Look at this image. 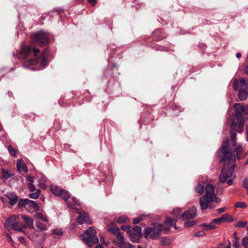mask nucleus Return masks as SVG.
Returning a JSON list of instances; mask_svg holds the SVG:
<instances>
[{"label": "nucleus", "mask_w": 248, "mask_h": 248, "mask_svg": "<svg viewBox=\"0 0 248 248\" xmlns=\"http://www.w3.org/2000/svg\"><path fill=\"white\" fill-rule=\"evenodd\" d=\"M237 124L234 121H232L231 123L230 128V134L232 145L235 147L234 152H236V156L231 152V149L229 146V141L228 139H226L222 142L221 147L218 151V155L220 157L219 161L220 162H227L228 163H234L236 160V157L238 159H241L247 154H246L244 156L241 157L239 154L243 151V147L242 145L237 144L236 141V129Z\"/></svg>", "instance_id": "1"}, {"label": "nucleus", "mask_w": 248, "mask_h": 248, "mask_svg": "<svg viewBox=\"0 0 248 248\" xmlns=\"http://www.w3.org/2000/svg\"><path fill=\"white\" fill-rule=\"evenodd\" d=\"M171 226H173L175 229H177L175 223H173V220L170 217H167L163 224L154 223L152 226L145 228L143 230V235L146 238L156 239L158 238L160 232H168Z\"/></svg>", "instance_id": "2"}, {"label": "nucleus", "mask_w": 248, "mask_h": 248, "mask_svg": "<svg viewBox=\"0 0 248 248\" xmlns=\"http://www.w3.org/2000/svg\"><path fill=\"white\" fill-rule=\"evenodd\" d=\"M39 52L38 49L25 46L21 50L18 57L23 61L24 66L28 68L29 65H35L39 62V58L36 57Z\"/></svg>", "instance_id": "3"}, {"label": "nucleus", "mask_w": 248, "mask_h": 248, "mask_svg": "<svg viewBox=\"0 0 248 248\" xmlns=\"http://www.w3.org/2000/svg\"><path fill=\"white\" fill-rule=\"evenodd\" d=\"M205 195L200 198V204L202 210L206 209L209 207V204L215 202L219 203L221 200L215 194V187L210 184H207L205 188Z\"/></svg>", "instance_id": "4"}, {"label": "nucleus", "mask_w": 248, "mask_h": 248, "mask_svg": "<svg viewBox=\"0 0 248 248\" xmlns=\"http://www.w3.org/2000/svg\"><path fill=\"white\" fill-rule=\"evenodd\" d=\"M235 109V117L238 122L237 124L236 130L239 133H242L243 131V127L244 125V116L246 118H248V106H244L241 104H235L233 106ZM232 121H234L232 120Z\"/></svg>", "instance_id": "5"}, {"label": "nucleus", "mask_w": 248, "mask_h": 248, "mask_svg": "<svg viewBox=\"0 0 248 248\" xmlns=\"http://www.w3.org/2000/svg\"><path fill=\"white\" fill-rule=\"evenodd\" d=\"M83 241L89 247H91L94 244H98V239L96 236V231L93 227H90L86 230L85 232L81 235Z\"/></svg>", "instance_id": "6"}, {"label": "nucleus", "mask_w": 248, "mask_h": 248, "mask_svg": "<svg viewBox=\"0 0 248 248\" xmlns=\"http://www.w3.org/2000/svg\"><path fill=\"white\" fill-rule=\"evenodd\" d=\"M11 226L13 230L20 232H22L26 234V232L23 230V226L22 225H19V221L17 220V217L16 215L11 216L9 218L7 219L4 223L5 228Z\"/></svg>", "instance_id": "7"}, {"label": "nucleus", "mask_w": 248, "mask_h": 248, "mask_svg": "<svg viewBox=\"0 0 248 248\" xmlns=\"http://www.w3.org/2000/svg\"><path fill=\"white\" fill-rule=\"evenodd\" d=\"M18 206L20 208H25L30 213H33L36 211L38 208V205L35 202L27 198L20 200L18 202Z\"/></svg>", "instance_id": "8"}, {"label": "nucleus", "mask_w": 248, "mask_h": 248, "mask_svg": "<svg viewBox=\"0 0 248 248\" xmlns=\"http://www.w3.org/2000/svg\"><path fill=\"white\" fill-rule=\"evenodd\" d=\"M235 167V164H233L229 167L228 169V166L225 165L224 167L222 169L221 172L219 176V181L222 183H225L227 179L231 177L233 174V170Z\"/></svg>", "instance_id": "9"}, {"label": "nucleus", "mask_w": 248, "mask_h": 248, "mask_svg": "<svg viewBox=\"0 0 248 248\" xmlns=\"http://www.w3.org/2000/svg\"><path fill=\"white\" fill-rule=\"evenodd\" d=\"M46 233L39 231L31 232L28 235V238L33 243L41 244L45 240Z\"/></svg>", "instance_id": "10"}, {"label": "nucleus", "mask_w": 248, "mask_h": 248, "mask_svg": "<svg viewBox=\"0 0 248 248\" xmlns=\"http://www.w3.org/2000/svg\"><path fill=\"white\" fill-rule=\"evenodd\" d=\"M128 235L132 242L138 243L142 236L141 228L139 226H135L128 231Z\"/></svg>", "instance_id": "11"}, {"label": "nucleus", "mask_w": 248, "mask_h": 248, "mask_svg": "<svg viewBox=\"0 0 248 248\" xmlns=\"http://www.w3.org/2000/svg\"><path fill=\"white\" fill-rule=\"evenodd\" d=\"M34 39L40 46L46 45L49 41L47 33L43 31L37 32L34 36Z\"/></svg>", "instance_id": "12"}, {"label": "nucleus", "mask_w": 248, "mask_h": 248, "mask_svg": "<svg viewBox=\"0 0 248 248\" xmlns=\"http://www.w3.org/2000/svg\"><path fill=\"white\" fill-rule=\"evenodd\" d=\"M233 87L235 91H240L244 89H248V83L246 82V80L244 78H240L239 80L237 78L234 79Z\"/></svg>", "instance_id": "13"}, {"label": "nucleus", "mask_w": 248, "mask_h": 248, "mask_svg": "<svg viewBox=\"0 0 248 248\" xmlns=\"http://www.w3.org/2000/svg\"><path fill=\"white\" fill-rule=\"evenodd\" d=\"M197 209L195 206L192 207L186 210L180 217V219L182 220L193 218L196 217Z\"/></svg>", "instance_id": "14"}, {"label": "nucleus", "mask_w": 248, "mask_h": 248, "mask_svg": "<svg viewBox=\"0 0 248 248\" xmlns=\"http://www.w3.org/2000/svg\"><path fill=\"white\" fill-rule=\"evenodd\" d=\"M76 220L79 224H82L84 222L88 224H91V221L90 220L88 215L85 213L80 215L77 218Z\"/></svg>", "instance_id": "15"}, {"label": "nucleus", "mask_w": 248, "mask_h": 248, "mask_svg": "<svg viewBox=\"0 0 248 248\" xmlns=\"http://www.w3.org/2000/svg\"><path fill=\"white\" fill-rule=\"evenodd\" d=\"M22 218L25 223V225L23 226V228L25 227H28L31 229H34L33 220L31 217L24 216H22Z\"/></svg>", "instance_id": "16"}, {"label": "nucleus", "mask_w": 248, "mask_h": 248, "mask_svg": "<svg viewBox=\"0 0 248 248\" xmlns=\"http://www.w3.org/2000/svg\"><path fill=\"white\" fill-rule=\"evenodd\" d=\"M6 197L9 200V203L11 205H14L17 202V196L13 193H8L5 195Z\"/></svg>", "instance_id": "17"}, {"label": "nucleus", "mask_w": 248, "mask_h": 248, "mask_svg": "<svg viewBox=\"0 0 248 248\" xmlns=\"http://www.w3.org/2000/svg\"><path fill=\"white\" fill-rule=\"evenodd\" d=\"M118 242L117 245L120 248H125V246L127 243V241L125 239L124 236L122 235V234H118L117 237Z\"/></svg>", "instance_id": "18"}, {"label": "nucleus", "mask_w": 248, "mask_h": 248, "mask_svg": "<svg viewBox=\"0 0 248 248\" xmlns=\"http://www.w3.org/2000/svg\"><path fill=\"white\" fill-rule=\"evenodd\" d=\"M16 167L19 171H23L25 172H28V169L26 168L24 162L22 160H18L16 163Z\"/></svg>", "instance_id": "19"}, {"label": "nucleus", "mask_w": 248, "mask_h": 248, "mask_svg": "<svg viewBox=\"0 0 248 248\" xmlns=\"http://www.w3.org/2000/svg\"><path fill=\"white\" fill-rule=\"evenodd\" d=\"M50 191L56 196H59L62 194V192L63 189L59 188L56 186L51 185L50 187Z\"/></svg>", "instance_id": "20"}, {"label": "nucleus", "mask_w": 248, "mask_h": 248, "mask_svg": "<svg viewBox=\"0 0 248 248\" xmlns=\"http://www.w3.org/2000/svg\"><path fill=\"white\" fill-rule=\"evenodd\" d=\"M248 89H244L238 91V97L239 99L242 100H246L248 96Z\"/></svg>", "instance_id": "21"}, {"label": "nucleus", "mask_w": 248, "mask_h": 248, "mask_svg": "<svg viewBox=\"0 0 248 248\" xmlns=\"http://www.w3.org/2000/svg\"><path fill=\"white\" fill-rule=\"evenodd\" d=\"M200 227L206 230H210L216 228V226L213 224L212 222L209 223H202L200 225Z\"/></svg>", "instance_id": "22"}, {"label": "nucleus", "mask_w": 248, "mask_h": 248, "mask_svg": "<svg viewBox=\"0 0 248 248\" xmlns=\"http://www.w3.org/2000/svg\"><path fill=\"white\" fill-rule=\"evenodd\" d=\"M108 231L114 234H115L116 237H117L118 234H121L120 232V230L118 227H111L108 229Z\"/></svg>", "instance_id": "23"}, {"label": "nucleus", "mask_w": 248, "mask_h": 248, "mask_svg": "<svg viewBox=\"0 0 248 248\" xmlns=\"http://www.w3.org/2000/svg\"><path fill=\"white\" fill-rule=\"evenodd\" d=\"M161 244L162 246H169L170 244V240L169 238L166 237H163L161 238L160 240Z\"/></svg>", "instance_id": "24"}, {"label": "nucleus", "mask_w": 248, "mask_h": 248, "mask_svg": "<svg viewBox=\"0 0 248 248\" xmlns=\"http://www.w3.org/2000/svg\"><path fill=\"white\" fill-rule=\"evenodd\" d=\"M148 216L147 215H141L139 217L135 218L133 220V223L134 224H138L140 221L143 220V219Z\"/></svg>", "instance_id": "25"}, {"label": "nucleus", "mask_w": 248, "mask_h": 248, "mask_svg": "<svg viewBox=\"0 0 248 248\" xmlns=\"http://www.w3.org/2000/svg\"><path fill=\"white\" fill-rule=\"evenodd\" d=\"M195 191L199 194L202 195L204 192L203 186L199 183L198 186L195 187Z\"/></svg>", "instance_id": "26"}, {"label": "nucleus", "mask_w": 248, "mask_h": 248, "mask_svg": "<svg viewBox=\"0 0 248 248\" xmlns=\"http://www.w3.org/2000/svg\"><path fill=\"white\" fill-rule=\"evenodd\" d=\"M35 225L37 228L42 231H46L47 229L46 225L40 221H36Z\"/></svg>", "instance_id": "27"}, {"label": "nucleus", "mask_w": 248, "mask_h": 248, "mask_svg": "<svg viewBox=\"0 0 248 248\" xmlns=\"http://www.w3.org/2000/svg\"><path fill=\"white\" fill-rule=\"evenodd\" d=\"M60 196H62L63 200L66 201L70 197V193H69L68 191L63 189L62 191V194H61Z\"/></svg>", "instance_id": "28"}, {"label": "nucleus", "mask_w": 248, "mask_h": 248, "mask_svg": "<svg viewBox=\"0 0 248 248\" xmlns=\"http://www.w3.org/2000/svg\"><path fill=\"white\" fill-rule=\"evenodd\" d=\"M117 220L118 223H127L129 221V219L126 216H122L119 217Z\"/></svg>", "instance_id": "29"}, {"label": "nucleus", "mask_w": 248, "mask_h": 248, "mask_svg": "<svg viewBox=\"0 0 248 248\" xmlns=\"http://www.w3.org/2000/svg\"><path fill=\"white\" fill-rule=\"evenodd\" d=\"M72 202H71L70 201L67 202V205L69 207L73 208L75 205L78 204V201L75 198L72 199Z\"/></svg>", "instance_id": "30"}, {"label": "nucleus", "mask_w": 248, "mask_h": 248, "mask_svg": "<svg viewBox=\"0 0 248 248\" xmlns=\"http://www.w3.org/2000/svg\"><path fill=\"white\" fill-rule=\"evenodd\" d=\"M40 192V190L37 189V190L35 191L34 193L30 194L29 196L31 199H36L38 198Z\"/></svg>", "instance_id": "31"}, {"label": "nucleus", "mask_w": 248, "mask_h": 248, "mask_svg": "<svg viewBox=\"0 0 248 248\" xmlns=\"http://www.w3.org/2000/svg\"><path fill=\"white\" fill-rule=\"evenodd\" d=\"M52 232L54 234L60 236L63 234V232L61 229L56 228L52 230Z\"/></svg>", "instance_id": "32"}, {"label": "nucleus", "mask_w": 248, "mask_h": 248, "mask_svg": "<svg viewBox=\"0 0 248 248\" xmlns=\"http://www.w3.org/2000/svg\"><path fill=\"white\" fill-rule=\"evenodd\" d=\"M8 151L10 154L14 157L16 156V151L14 149L12 145H9L8 147Z\"/></svg>", "instance_id": "33"}, {"label": "nucleus", "mask_w": 248, "mask_h": 248, "mask_svg": "<svg viewBox=\"0 0 248 248\" xmlns=\"http://www.w3.org/2000/svg\"><path fill=\"white\" fill-rule=\"evenodd\" d=\"M196 222L194 220H188L185 222L184 226L186 228H189L195 225Z\"/></svg>", "instance_id": "34"}, {"label": "nucleus", "mask_w": 248, "mask_h": 248, "mask_svg": "<svg viewBox=\"0 0 248 248\" xmlns=\"http://www.w3.org/2000/svg\"><path fill=\"white\" fill-rule=\"evenodd\" d=\"M12 176H13V175L10 174L8 171L5 170L3 169L2 170V176L3 178L7 179L12 177Z\"/></svg>", "instance_id": "35"}, {"label": "nucleus", "mask_w": 248, "mask_h": 248, "mask_svg": "<svg viewBox=\"0 0 248 248\" xmlns=\"http://www.w3.org/2000/svg\"><path fill=\"white\" fill-rule=\"evenodd\" d=\"M235 207L236 208H245L247 207V204L244 202H238L236 203Z\"/></svg>", "instance_id": "36"}, {"label": "nucleus", "mask_w": 248, "mask_h": 248, "mask_svg": "<svg viewBox=\"0 0 248 248\" xmlns=\"http://www.w3.org/2000/svg\"><path fill=\"white\" fill-rule=\"evenodd\" d=\"M221 218L223 222H229L231 221L230 216L226 214L223 215Z\"/></svg>", "instance_id": "37"}, {"label": "nucleus", "mask_w": 248, "mask_h": 248, "mask_svg": "<svg viewBox=\"0 0 248 248\" xmlns=\"http://www.w3.org/2000/svg\"><path fill=\"white\" fill-rule=\"evenodd\" d=\"M37 217L39 218V219H40L42 220H43L44 221H45V222H48V220L47 218V217L44 216V215H43L42 213H38L37 214Z\"/></svg>", "instance_id": "38"}, {"label": "nucleus", "mask_w": 248, "mask_h": 248, "mask_svg": "<svg viewBox=\"0 0 248 248\" xmlns=\"http://www.w3.org/2000/svg\"><path fill=\"white\" fill-rule=\"evenodd\" d=\"M41 64L43 67H45L47 64V61L45 58V55H43L41 58Z\"/></svg>", "instance_id": "39"}, {"label": "nucleus", "mask_w": 248, "mask_h": 248, "mask_svg": "<svg viewBox=\"0 0 248 248\" xmlns=\"http://www.w3.org/2000/svg\"><path fill=\"white\" fill-rule=\"evenodd\" d=\"M242 244L245 248L248 246V236H246L242 239Z\"/></svg>", "instance_id": "40"}, {"label": "nucleus", "mask_w": 248, "mask_h": 248, "mask_svg": "<svg viewBox=\"0 0 248 248\" xmlns=\"http://www.w3.org/2000/svg\"><path fill=\"white\" fill-rule=\"evenodd\" d=\"M243 186L248 191V178H245L242 183Z\"/></svg>", "instance_id": "41"}, {"label": "nucleus", "mask_w": 248, "mask_h": 248, "mask_svg": "<svg viewBox=\"0 0 248 248\" xmlns=\"http://www.w3.org/2000/svg\"><path fill=\"white\" fill-rule=\"evenodd\" d=\"M121 228L125 232H126L127 234H128V231L131 230L130 226L129 225L121 226Z\"/></svg>", "instance_id": "42"}, {"label": "nucleus", "mask_w": 248, "mask_h": 248, "mask_svg": "<svg viewBox=\"0 0 248 248\" xmlns=\"http://www.w3.org/2000/svg\"><path fill=\"white\" fill-rule=\"evenodd\" d=\"M28 188L30 190V191L31 192H33L37 190V189H36L35 186L32 183L28 184Z\"/></svg>", "instance_id": "43"}, {"label": "nucleus", "mask_w": 248, "mask_h": 248, "mask_svg": "<svg viewBox=\"0 0 248 248\" xmlns=\"http://www.w3.org/2000/svg\"><path fill=\"white\" fill-rule=\"evenodd\" d=\"M247 225V222L246 221H239L237 222L236 226L237 227H244Z\"/></svg>", "instance_id": "44"}, {"label": "nucleus", "mask_w": 248, "mask_h": 248, "mask_svg": "<svg viewBox=\"0 0 248 248\" xmlns=\"http://www.w3.org/2000/svg\"><path fill=\"white\" fill-rule=\"evenodd\" d=\"M205 235L203 231H199L194 233V235L196 237H202Z\"/></svg>", "instance_id": "45"}, {"label": "nucleus", "mask_w": 248, "mask_h": 248, "mask_svg": "<svg viewBox=\"0 0 248 248\" xmlns=\"http://www.w3.org/2000/svg\"><path fill=\"white\" fill-rule=\"evenodd\" d=\"M180 209L179 208H176L174 209L172 214L175 217H177L180 213Z\"/></svg>", "instance_id": "46"}, {"label": "nucleus", "mask_w": 248, "mask_h": 248, "mask_svg": "<svg viewBox=\"0 0 248 248\" xmlns=\"http://www.w3.org/2000/svg\"><path fill=\"white\" fill-rule=\"evenodd\" d=\"M213 223L220 224L223 222L221 217L213 219L212 221Z\"/></svg>", "instance_id": "47"}, {"label": "nucleus", "mask_w": 248, "mask_h": 248, "mask_svg": "<svg viewBox=\"0 0 248 248\" xmlns=\"http://www.w3.org/2000/svg\"><path fill=\"white\" fill-rule=\"evenodd\" d=\"M5 236L6 237V238H7L9 242L11 243V245H13L14 242L12 237L8 233L5 234Z\"/></svg>", "instance_id": "48"}, {"label": "nucleus", "mask_w": 248, "mask_h": 248, "mask_svg": "<svg viewBox=\"0 0 248 248\" xmlns=\"http://www.w3.org/2000/svg\"><path fill=\"white\" fill-rule=\"evenodd\" d=\"M27 180L29 182V184L32 183L34 181V179L32 176L27 175L26 176Z\"/></svg>", "instance_id": "49"}, {"label": "nucleus", "mask_w": 248, "mask_h": 248, "mask_svg": "<svg viewBox=\"0 0 248 248\" xmlns=\"http://www.w3.org/2000/svg\"><path fill=\"white\" fill-rule=\"evenodd\" d=\"M18 240L22 244H26V239L25 238V237H24L23 236H20L18 238Z\"/></svg>", "instance_id": "50"}, {"label": "nucleus", "mask_w": 248, "mask_h": 248, "mask_svg": "<svg viewBox=\"0 0 248 248\" xmlns=\"http://www.w3.org/2000/svg\"><path fill=\"white\" fill-rule=\"evenodd\" d=\"M235 178V176L234 175L232 179H229L227 181V184H228L229 186H231L232 184L233 180Z\"/></svg>", "instance_id": "51"}, {"label": "nucleus", "mask_w": 248, "mask_h": 248, "mask_svg": "<svg viewBox=\"0 0 248 248\" xmlns=\"http://www.w3.org/2000/svg\"><path fill=\"white\" fill-rule=\"evenodd\" d=\"M125 248H134V247L131 244L127 242L125 246Z\"/></svg>", "instance_id": "52"}, {"label": "nucleus", "mask_w": 248, "mask_h": 248, "mask_svg": "<svg viewBox=\"0 0 248 248\" xmlns=\"http://www.w3.org/2000/svg\"><path fill=\"white\" fill-rule=\"evenodd\" d=\"M225 208L224 207H222L217 209V211L219 213H223L225 211Z\"/></svg>", "instance_id": "53"}, {"label": "nucleus", "mask_w": 248, "mask_h": 248, "mask_svg": "<svg viewBox=\"0 0 248 248\" xmlns=\"http://www.w3.org/2000/svg\"><path fill=\"white\" fill-rule=\"evenodd\" d=\"M88 2L92 4L93 6H94L96 2V0H88Z\"/></svg>", "instance_id": "54"}, {"label": "nucleus", "mask_w": 248, "mask_h": 248, "mask_svg": "<svg viewBox=\"0 0 248 248\" xmlns=\"http://www.w3.org/2000/svg\"><path fill=\"white\" fill-rule=\"evenodd\" d=\"M234 246L235 248H237L239 246V242L236 240H235L234 242Z\"/></svg>", "instance_id": "55"}, {"label": "nucleus", "mask_w": 248, "mask_h": 248, "mask_svg": "<svg viewBox=\"0 0 248 248\" xmlns=\"http://www.w3.org/2000/svg\"><path fill=\"white\" fill-rule=\"evenodd\" d=\"M244 71L248 76V65L245 67Z\"/></svg>", "instance_id": "56"}, {"label": "nucleus", "mask_w": 248, "mask_h": 248, "mask_svg": "<svg viewBox=\"0 0 248 248\" xmlns=\"http://www.w3.org/2000/svg\"><path fill=\"white\" fill-rule=\"evenodd\" d=\"M39 186L43 189H45L46 188V186L44 184H39Z\"/></svg>", "instance_id": "57"}, {"label": "nucleus", "mask_w": 248, "mask_h": 248, "mask_svg": "<svg viewBox=\"0 0 248 248\" xmlns=\"http://www.w3.org/2000/svg\"><path fill=\"white\" fill-rule=\"evenodd\" d=\"M236 57L237 58H240L241 57V54L240 53H237L236 54Z\"/></svg>", "instance_id": "58"}, {"label": "nucleus", "mask_w": 248, "mask_h": 248, "mask_svg": "<svg viewBox=\"0 0 248 248\" xmlns=\"http://www.w3.org/2000/svg\"><path fill=\"white\" fill-rule=\"evenodd\" d=\"M96 248H103L102 247V246L101 245L98 244V245H97L96 246Z\"/></svg>", "instance_id": "59"}, {"label": "nucleus", "mask_w": 248, "mask_h": 248, "mask_svg": "<svg viewBox=\"0 0 248 248\" xmlns=\"http://www.w3.org/2000/svg\"><path fill=\"white\" fill-rule=\"evenodd\" d=\"M248 134V125L246 126V135Z\"/></svg>", "instance_id": "60"}, {"label": "nucleus", "mask_w": 248, "mask_h": 248, "mask_svg": "<svg viewBox=\"0 0 248 248\" xmlns=\"http://www.w3.org/2000/svg\"><path fill=\"white\" fill-rule=\"evenodd\" d=\"M8 94H9V95L10 96H12V95L13 93H12V92H8Z\"/></svg>", "instance_id": "61"}, {"label": "nucleus", "mask_w": 248, "mask_h": 248, "mask_svg": "<svg viewBox=\"0 0 248 248\" xmlns=\"http://www.w3.org/2000/svg\"><path fill=\"white\" fill-rule=\"evenodd\" d=\"M137 248H143L140 245H138Z\"/></svg>", "instance_id": "62"}, {"label": "nucleus", "mask_w": 248, "mask_h": 248, "mask_svg": "<svg viewBox=\"0 0 248 248\" xmlns=\"http://www.w3.org/2000/svg\"><path fill=\"white\" fill-rule=\"evenodd\" d=\"M246 137H247V138H246V140H247V141H248V135H246Z\"/></svg>", "instance_id": "63"}, {"label": "nucleus", "mask_w": 248, "mask_h": 248, "mask_svg": "<svg viewBox=\"0 0 248 248\" xmlns=\"http://www.w3.org/2000/svg\"><path fill=\"white\" fill-rule=\"evenodd\" d=\"M246 164H248V158L247 159L246 162L245 163Z\"/></svg>", "instance_id": "64"}]
</instances>
